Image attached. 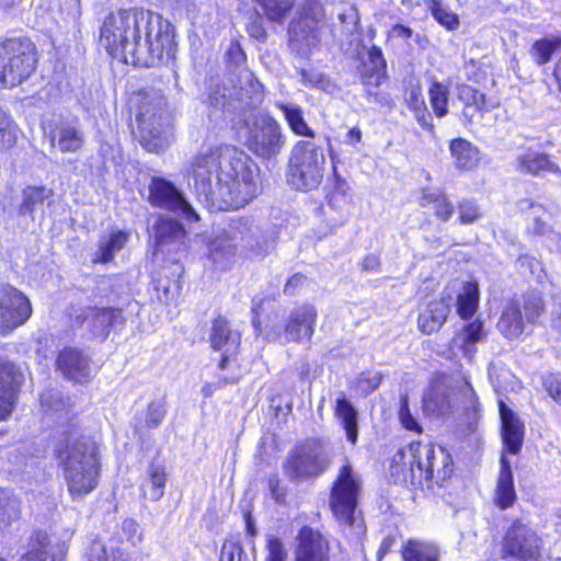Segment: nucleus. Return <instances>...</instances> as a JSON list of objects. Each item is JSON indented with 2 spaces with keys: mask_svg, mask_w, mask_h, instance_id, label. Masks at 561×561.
<instances>
[{
  "mask_svg": "<svg viewBox=\"0 0 561 561\" xmlns=\"http://www.w3.org/2000/svg\"><path fill=\"white\" fill-rule=\"evenodd\" d=\"M188 184L211 211L238 209L256 195L254 170L234 148H207L190 164Z\"/></svg>",
  "mask_w": 561,
  "mask_h": 561,
  "instance_id": "nucleus-1",
  "label": "nucleus"
},
{
  "mask_svg": "<svg viewBox=\"0 0 561 561\" xmlns=\"http://www.w3.org/2000/svg\"><path fill=\"white\" fill-rule=\"evenodd\" d=\"M100 44L114 58L140 67L159 66L174 57V30L161 15L142 9L111 13L101 27Z\"/></svg>",
  "mask_w": 561,
  "mask_h": 561,
  "instance_id": "nucleus-2",
  "label": "nucleus"
},
{
  "mask_svg": "<svg viewBox=\"0 0 561 561\" xmlns=\"http://www.w3.org/2000/svg\"><path fill=\"white\" fill-rule=\"evenodd\" d=\"M390 470L397 481L416 484L425 480L442 485L454 469L450 455L440 446L411 443L393 456Z\"/></svg>",
  "mask_w": 561,
  "mask_h": 561,
  "instance_id": "nucleus-3",
  "label": "nucleus"
},
{
  "mask_svg": "<svg viewBox=\"0 0 561 561\" xmlns=\"http://www.w3.org/2000/svg\"><path fill=\"white\" fill-rule=\"evenodd\" d=\"M55 454L72 499L89 494L96 488L100 461L92 440L81 437L59 443Z\"/></svg>",
  "mask_w": 561,
  "mask_h": 561,
  "instance_id": "nucleus-4",
  "label": "nucleus"
},
{
  "mask_svg": "<svg viewBox=\"0 0 561 561\" xmlns=\"http://www.w3.org/2000/svg\"><path fill=\"white\" fill-rule=\"evenodd\" d=\"M136 118L140 144L147 151L159 153L170 146L173 138L172 116L162 94L153 92L141 95Z\"/></svg>",
  "mask_w": 561,
  "mask_h": 561,
  "instance_id": "nucleus-5",
  "label": "nucleus"
},
{
  "mask_svg": "<svg viewBox=\"0 0 561 561\" xmlns=\"http://www.w3.org/2000/svg\"><path fill=\"white\" fill-rule=\"evenodd\" d=\"M325 170V154L322 146L313 140H299L290 151L287 182L301 192L318 188Z\"/></svg>",
  "mask_w": 561,
  "mask_h": 561,
  "instance_id": "nucleus-6",
  "label": "nucleus"
},
{
  "mask_svg": "<svg viewBox=\"0 0 561 561\" xmlns=\"http://www.w3.org/2000/svg\"><path fill=\"white\" fill-rule=\"evenodd\" d=\"M37 62L34 44L27 38L0 43V87L13 88L28 79Z\"/></svg>",
  "mask_w": 561,
  "mask_h": 561,
  "instance_id": "nucleus-7",
  "label": "nucleus"
},
{
  "mask_svg": "<svg viewBox=\"0 0 561 561\" xmlns=\"http://www.w3.org/2000/svg\"><path fill=\"white\" fill-rule=\"evenodd\" d=\"M360 490L362 479L353 469L348 459H345L337 471L330 494V507L340 524L352 527L358 523V526H360L356 516Z\"/></svg>",
  "mask_w": 561,
  "mask_h": 561,
  "instance_id": "nucleus-8",
  "label": "nucleus"
},
{
  "mask_svg": "<svg viewBox=\"0 0 561 561\" xmlns=\"http://www.w3.org/2000/svg\"><path fill=\"white\" fill-rule=\"evenodd\" d=\"M332 462L331 448L320 440H306L288 456L284 463L285 474L293 481L321 476Z\"/></svg>",
  "mask_w": 561,
  "mask_h": 561,
  "instance_id": "nucleus-9",
  "label": "nucleus"
},
{
  "mask_svg": "<svg viewBox=\"0 0 561 561\" xmlns=\"http://www.w3.org/2000/svg\"><path fill=\"white\" fill-rule=\"evenodd\" d=\"M245 77L248 87L217 88L208 96L209 104L238 115H243L260 105L263 101L262 85L253 80L251 73Z\"/></svg>",
  "mask_w": 561,
  "mask_h": 561,
  "instance_id": "nucleus-10",
  "label": "nucleus"
},
{
  "mask_svg": "<svg viewBox=\"0 0 561 561\" xmlns=\"http://www.w3.org/2000/svg\"><path fill=\"white\" fill-rule=\"evenodd\" d=\"M247 146L256 156L270 159L277 156L284 145L282 127L274 118L257 116L248 128Z\"/></svg>",
  "mask_w": 561,
  "mask_h": 561,
  "instance_id": "nucleus-11",
  "label": "nucleus"
},
{
  "mask_svg": "<svg viewBox=\"0 0 561 561\" xmlns=\"http://www.w3.org/2000/svg\"><path fill=\"white\" fill-rule=\"evenodd\" d=\"M31 316V301L22 291L10 285L0 287V334L23 325Z\"/></svg>",
  "mask_w": 561,
  "mask_h": 561,
  "instance_id": "nucleus-12",
  "label": "nucleus"
},
{
  "mask_svg": "<svg viewBox=\"0 0 561 561\" xmlns=\"http://www.w3.org/2000/svg\"><path fill=\"white\" fill-rule=\"evenodd\" d=\"M540 549V537L524 523L515 520L507 529L503 543L506 554L522 561H539Z\"/></svg>",
  "mask_w": 561,
  "mask_h": 561,
  "instance_id": "nucleus-13",
  "label": "nucleus"
},
{
  "mask_svg": "<svg viewBox=\"0 0 561 561\" xmlns=\"http://www.w3.org/2000/svg\"><path fill=\"white\" fill-rule=\"evenodd\" d=\"M151 205L181 215L186 220L196 221L198 216L183 194L164 179L153 178L149 185Z\"/></svg>",
  "mask_w": 561,
  "mask_h": 561,
  "instance_id": "nucleus-14",
  "label": "nucleus"
},
{
  "mask_svg": "<svg viewBox=\"0 0 561 561\" xmlns=\"http://www.w3.org/2000/svg\"><path fill=\"white\" fill-rule=\"evenodd\" d=\"M248 227L240 219L232 221L222 236H217L209 243V259L220 268H226L233 260L238 241L244 239Z\"/></svg>",
  "mask_w": 561,
  "mask_h": 561,
  "instance_id": "nucleus-15",
  "label": "nucleus"
},
{
  "mask_svg": "<svg viewBox=\"0 0 561 561\" xmlns=\"http://www.w3.org/2000/svg\"><path fill=\"white\" fill-rule=\"evenodd\" d=\"M21 378L12 362L0 358V421H5L15 409Z\"/></svg>",
  "mask_w": 561,
  "mask_h": 561,
  "instance_id": "nucleus-16",
  "label": "nucleus"
},
{
  "mask_svg": "<svg viewBox=\"0 0 561 561\" xmlns=\"http://www.w3.org/2000/svg\"><path fill=\"white\" fill-rule=\"evenodd\" d=\"M386 60L379 47L373 46L358 69L365 95L368 101L380 102V95L373 89L379 87L386 77Z\"/></svg>",
  "mask_w": 561,
  "mask_h": 561,
  "instance_id": "nucleus-17",
  "label": "nucleus"
},
{
  "mask_svg": "<svg viewBox=\"0 0 561 561\" xmlns=\"http://www.w3.org/2000/svg\"><path fill=\"white\" fill-rule=\"evenodd\" d=\"M318 312L311 305L296 307L285 325L287 342H308L311 340L317 322Z\"/></svg>",
  "mask_w": 561,
  "mask_h": 561,
  "instance_id": "nucleus-18",
  "label": "nucleus"
},
{
  "mask_svg": "<svg viewBox=\"0 0 561 561\" xmlns=\"http://www.w3.org/2000/svg\"><path fill=\"white\" fill-rule=\"evenodd\" d=\"M57 368L62 375L76 382H87L91 378V359L82 351L66 347L57 357Z\"/></svg>",
  "mask_w": 561,
  "mask_h": 561,
  "instance_id": "nucleus-19",
  "label": "nucleus"
},
{
  "mask_svg": "<svg viewBox=\"0 0 561 561\" xmlns=\"http://www.w3.org/2000/svg\"><path fill=\"white\" fill-rule=\"evenodd\" d=\"M240 340V333L231 330L225 319L219 318L214 321L210 343L214 350L222 352L219 369H225L230 358L237 355Z\"/></svg>",
  "mask_w": 561,
  "mask_h": 561,
  "instance_id": "nucleus-20",
  "label": "nucleus"
},
{
  "mask_svg": "<svg viewBox=\"0 0 561 561\" xmlns=\"http://www.w3.org/2000/svg\"><path fill=\"white\" fill-rule=\"evenodd\" d=\"M297 539L295 561H329V543L319 531L306 526Z\"/></svg>",
  "mask_w": 561,
  "mask_h": 561,
  "instance_id": "nucleus-21",
  "label": "nucleus"
},
{
  "mask_svg": "<svg viewBox=\"0 0 561 561\" xmlns=\"http://www.w3.org/2000/svg\"><path fill=\"white\" fill-rule=\"evenodd\" d=\"M154 247L160 252L178 251L184 244L185 230L183 226L167 216H160L152 227Z\"/></svg>",
  "mask_w": 561,
  "mask_h": 561,
  "instance_id": "nucleus-22",
  "label": "nucleus"
},
{
  "mask_svg": "<svg viewBox=\"0 0 561 561\" xmlns=\"http://www.w3.org/2000/svg\"><path fill=\"white\" fill-rule=\"evenodd\" d=\"M457 96L463 104L459 118L466 126L478 123L489 111L485 94L470 85H459Z\"/></svg>",
  "mask_w": 561,
  "mask_h": 561,
  "instance_id": "nucleus-23",
  "label": "nucleus"
},
{
  "mask_svg": "<svg viewBox=\"0 0 561 561\" xmlns=\"http://www.w3.org/2000/svg\"><path fill=\"white\" fill-rule=\"evenodd\" d=\"M502 438L506 449L512 454L519 453L524 439V425L516 414L503 401L499 402Z\"/></svg>",
  "mask_w": 561,
  "mask_h": 561,
  "instance_id": "nucleus-24",
  "label": "nucleus"
},
{
  "mask_svg": "<svg viewBox=\"0 0 561 561\" xmlns=\"http://www.w3.org/2000/svg\"><path fill=\"white\" fill-rule=\"evenodd\" d=\"M450 311L449 304L445 299L428 302L417 318V325L422 333L432 334L446 321Z\"/></svg>",
  "mask_w": 561,
  "mask_h": 561,
  "instance_id": "nucleus-25",
  "label": "nucleus"
},
{
  "mask_svg": "<svg viewBox=\"0 0 561 561\" xmlns=\"http://www.w3.org/2000/svg\"><path fill=\"white\" fill-rule=\"evenodd\" d=\"M289 46L300 55H307L319 43L316 24L309 25L305 20L289 26Z\"/></svg>",
  "mask_w": 561,
  "mask_h": 561,
  "instance_id": "nucleus-26",
  "label": "nucleus"
},
{
  "mask_svg": "<svg viewBox=\"0 0 561 561\" xmlns=\"http://www.w3.org/2000/svg\"><path fill=\"white\" fill-rule=\"evenodd\" d=\"M88 325L95 337L105 339L112 328L123 323L121 309L99 308L93 309L87 317Z\"/></svg>",
  "mask_w": 561,
  "mask_h": 561,
  "instance_id": "nucleus-27",
  "label": "nucleus"
},
{
  "mask_svg": "<svg viewBox=\"0 0 561 561\" xmlns=\"http://www.w3.org/2000/svg\"><path fill=\"white\" fill-rule=\"evenodd\" d=\"M485 331L480 320L465 324L453 337L451 350H459L466 357H472L476 352V344L483 341Z\"/></svg>",
  "mask_w": 561,
  "mask_h": 561,
  "instance_id": "nucleus-28",
  "label": "nucleus"
},
{
  "mask_svg": "<svg viewBox=\"0 0 561 561\" xmlns=\"http://www.w3.org/2000/svg\"><path fill=\"white\" fill-rule=\"evenodd\" d=\"M453 164L460 171H470L480 162V150L465 138H455L449 142Z\"/></svg>",
  "mask_w": 561,
  "mask_h": 561,
  "instance_id": "nucleus-29",
  "label": "nucleus"
},
{
  "mask_svg": "<svg viewBox=\"0 0 561 561\" xmlns=\"http://www.w3.org/2000/svg\"><path fill=\"white\" fill-rule=\"evenodd\" d=\"M500 465L501 469L497 478L494 501L500 508L506 510L515 503L516 492L511 465L504 455H502L500 459Z\"/></svg>",
  "mask_w": 561,
  "mask_h": 561,
  "instance_id": "nucleus-30",
  "label": "nucleus"
},
{
  "mask_svg": "<svg viewBox=\"0 0 561 561\" xmlns=\"http://www.w3.org/2000/svg\"><path fill=\"white\" fill-rule=\"evenodd\" d=\"M420 205L422 207H430L434 216L443 222L449 221L455 211V207L447 194L438 188H423Z\"/></svg>",
  "mask_w": 561,
  "mask_h": 561,
  "instance_id": "nucleus-31",
  "label": "nucleus"
},
{
  "mask_svg": "<svg viewBox=\"0 0 561 561\" xmlns=\"http://www.w3.org/2000/svg\"><path fill=\"white\" fill-rule=\"evenodd\" d=\"M87 561H127L126 552L113 538H94L87 548Z\"/></svg>",
  "mask_w": 561,
  "mask_h": 561,
  "instance_id": "nucleus-32",
  "label": "nucleus"
},
{
  "mask_svg": "<svg viewBox=\"0 0 561 561\" xmlns=\"http://www.w3.org/2000/svg\"><path fill=\"white\" fill-rule=\"evenodd\" d=\"M497 329L508 340H515L524 332L525 320L520 302L513 300L506 306L497 322Z\"/></svg>",
  "mask_w": 561,
  "mask_h": 561,
  "instance_id": "nucleus-33",
  "label": "nucleus"
},
{
  "mask_svg": "<svg viewBox=\"0 0 561 561\" xmlns=\"http://www.w3.org/2000/svg\"><path fill=\"white\" fill-rule=\"evenodd\" d=\"M167 482L165 468L161 463L151 462L147 469V478L141 490L145 499L157 502L164 495Z\"/></svg>",
  "mask_w": 561,
  "mask_h": 561,
  "instance_id": "nucleus-34",
  "label": "nucleus"
},
{
  "mask_svg": "<svg viewBox=\"0 0 561 561\" xmlns=\"http://www.w3.org/2000/svg\"><path fill=\"white\" fill-rule=\"evenodd\" d=\"M55 142L61 152H77L84 144V135L77 126L62 124L53 137V144Z\"/></svg>",
  "mask_w": 561,
  "mask_h": 561,
  "instance_id": "nucleus-35",
  "label": "nucleus"
},
{
  "mask_svg": "<svg viewBox=\"0 0 561 561\" xmlns=\"http://www.w3.org/2000/svg\"><path fill=\"white\" fill-rule=\"evenodd\" d=\"M275 106L282 111L293 133L299 136L313 138L314 131L307 125L302 108L294 103L276 102Z\"/></svg>",
  "mask_w": 561,
  "mask_h": 561,
  "instance_id": "nucleus-36",
  "label": "nucleus"
},
{
  "mask_svg": "<svg viewBox=\"0 0 561 561\" xmlns=\"http://www.w3.org/2000/svg\"><path fill=\"white\" fill-rule=\"evenodd\" d=\"M335 415L343 425L347 440L355 444L358 436L357 412L344 394L336 400Z\"/></svg>",
  "mask_w": 561,
  "mask_h": 561,
  "instance_id": "nucleus-37",
  "label": "nucleus"
},
{
  "mask_svg": "<svg viewBox=\"0 0 561 561\" xmlns=\"http://www.w3.org/2000/svg\"><path fill=\"white\" fill-rule=\"evenodd\" d=\"M20 517V500L10 490L0 488V535Z\"/></svg>",
  "mask_w": 561,
  "mask_h": 561,
  "instance_id": "nucleus-38",
  "label": "nucleus"
},
{
  "mask_svg": "<svg viewBox=\"0 0 561 561\" xmlns=\"http://www.w3.org/2000/svg\"><path fill=\"white\" fill-rule=\"evenodd\" d=\"M127 240L128 234L121 230L113 231L110 236L101 238L93 262L107 263L112 261L115 253L125 247Z\"/></svg>",
  "mask_w": 561,
  "mask_h": 561,
  "instance_id": "nucleus-39",
  "label": "nucleus"
},
{
  "mask_svg": "<svg viewBox=\"0 0 561 561\" xmlns=\"http://www.w3.org/2000/svg\"><path fill=\"white\" fill-rule=\"evenodd\" d=\"M403 561H438V548L430 542L409 540L402 551Z\"/></svg>",
  "mask_w": 561,
  "mask_h": 561,
  "instance_id": "nucleus-40",
  "label": "nucleus"
},
{
  "mask_svg": "<svg viewBox=\"0 0 561 561\" xmlns=\"http://www.w3.org/2000/svg\"><path fill=\"white\" fill-rule=\"evenodd\" d=\"M51 195V191L44 186H27L22 192V202L19 206V215L26 216L33 213L44 204Z\"/></svg>",
  "mask_w": 561,
  "mask_h": 561,
  "instance_id": "nucleus-41",
  "label": "nucleus"
},
{
  "mask_svg": "<svg viewBox=\"0 0 561 561\" xmlns=\"http://www.w3.org/2000/svg\"><path fill=\"white\" fill-rule=\"evenodd\" d=\"M167 413L165 399L160 397L152 400L145 412L144 419L139 417L136 421L135 427L138 433L145 430L158 427Z\"/></svg>",
  "mask_w": 561,
  "mask_h": 561,
  "instance_id": "nucleus-42",
  "label": "nucleus"
},
{
  "mask_svg": "<svg viewBox=\"0 0 561 561\" xmlns=\"http://www.w3.org/2000/svg\"><path fill=\"white\" fill-rule=\"evenodd\" d=\"M518 165L522 171L530 174H538L541 171L560 173L559 167L552 163L545 153L528 152L518 158Z\"/></svg>",
  "mask_w": 561,
  "mask_h": 561,
  "instance_id": "nucleus-43",
  "label": "nucleus"
},
{
  "mask_svg": "<svg viewBox=\"0 0 561 561\" xmlns=\"http://www.w3.org/2000/svg\"><path fill=\"white\" fill-rule=\"evenodd\" d=\"M20 561H54L48 535L44 531L34 533L32 549Z\"/></svg>",
  "mask_w": 561,
  "mask_h": 561,
  "instance_id": "nucleus-44",
  "label": "nucleus"
},
{
  "mask_svg": "<svg viewBox=\"0 0 561 561\" xmlns=\"http://www.w3.org/2000/svg\"><path fill=\"white\" fill-rule=\"evenodd\" d=\"M479 302V288L476 283H467L463 286L462 293L457 298V312L466 319L476 312Z\"/></svg>",
  "mask_w": 561,
  "mask_h": 561,
  "instance_id": "nucleus-45",
  "label": "nucleus"
},
{
  "mask_svg": "<svg viewBox=\"0 0 561 561\" xmlns=\"http://www.w3.org/2000/svg\"><path fill=\"white\" fill-rule=\"evenodd\" d=\"M560 48L561 37L542 38L533 44L530 55L537 65H545L551 60L553 54Z\"/></svg>",
  "mask_w": 561,
  "mask_h": 561,
  "instance_id": "nucleus-46",
  "label": "nucleus"
},
{
  "mask_svg": "<svg viewBox=\"0 0 561 561\" xmlns=\"http://www.w3.org/2000/svg\"><path fill=\"white\" fill-rule=\"evenodd\" d=\"M428 99L434 114L442 118L448 113L449 88L434 81L428 89Z\"/></svg>",
  "mask_w": 561,
  "mask_h": 561,
  "instance_id": "nucleus-47",
  "label": "nucleus"
},
{
  "mask_svg": "<svg viewBox=\"0 0 561 561\" xmlns=\"http://www.w3.org/2000/svg\"><path fill=\"white\" fill-rule=\"evenodd\" d=\"M152 285L157 299L162 304L171 305L179 297V282L170 279L167 275L154 278Z\"/></svg>",
  "mask_w": 561,
  "mask_h": 561,
  "instance_id": "nucleus-48",
  "label": "nucleus"
},
{
  "mask_svg": "<svg viewBox=\"0 0 561 561\" xmlns=\"http://www.w3.org/2000/svg\"><path fill=\"white\" fill-rule=\"evenodd\" d=\"M519 208L523 211L528 210L529 217L533 219V231L534 233L538 236H546L549 233H553L552 229L549 227V225L546 222V220L542 218L543 215H546V210L542 208L541 205L536 204L529 199H524L519 202Z\"/></svg>",
  "mask_w": 561,
  "mask_h": 561,
  "instance_id": "nucleus-49",
  "label": "nucleus"
},
{
  "mask_svg": "<svg viewBox=\"0 0 561 561\" xmlns=\"http://www.w3.org/2000/svg\"><path fill=\"white\" fill-rule=\"evenodd\" d=\"M271 21L280 22L290 12L294 0H256Z\"/></svg>",
  "mask_w": 561,
  "mask_h": 561,
  "instance_id": "nucleus-50",
  "label": "nucleus"
},
{
  "mask_svg": "<svg viewBox=\"0 0 561 561\" xmlns=\"http://www.w3.org/2000/svg\"><path fill=\"white\" fill-rule=\"evenodd\" d=\"M18 140V127L12 118L0 111V151L12 148Z\"/></svg>",
  "mask_w": 561,
  "mask_h": 561,
  "instance_id": "nucleus-51",
  "label": "nucleus"
},
{
  "mask_svg": "<svg viewBox=\"0 0 561 561\" xmlns=\"http://www.w3.org/2000/svg\"><path fill=\"white\" fill-rule=\"evenodd\" d=\"M520 308L524 310L525 320L533 323L542 314L545 305L539 294L530 293L523 297Z\"/></svg>",
  "mask_w": 561,
  "mask_h": 561,
  "instance_id": "nucleus-52",
  "label": "nucleus"
},
{
  "mask_svg": "<svg viewBox=\"0 0 561 561\" xmlns=\"http://www.w3.org/2000/svg\"><path fill=\"white\" fill-rule=\"evenodd\" d=\"M427 8L430 9L432 15L436 19L438 23L446 26L449 30H454L458 26L459 20L458 16L443 8L439 0H425Z\"/></svg>",
  "mask_w": 561,
  "mask_h": 561,
  "instance_id": "nucleus-53",
  "label": "nucleus"
},
{
  "mask_svg": "<svg viewBox=\"0 0 561 561\" xmlns=\"http://www.w3.org/2000/svg\"><path fill=\"white\" fill-rule=\"evenodd\" d=\"M424 408L436 415H446L451 411V403L447 396L433 393L424 400Z\"/></svg>",
  "mask_w": 561,
  "mask_h": 561,
  "instance_id": "nucleus-54",
  "label": "nucleus"
},
{
  "mask_svg": "<svg viewBox=\"0 0 561 561\" xmlns=\"http://www.w3.org/2000/svg\"><path fill=\"white\" fill-rule=\"evenodd\" d=\"M399 420L401 425L410 432L421 434L422 433V426L417 422V420L411 414L409 405H408V398L401 397L400 398V410H399Z\"/></svg>",
  "mask_w": 561,
  "mask_h": 561,
  "instance_id": "nucleus-55",
  "label": "nucleus"
},
{
  "mask_svg": "<svg viewBox=\"0 0 561 561\" xmlns=\"http://www.w3.org/2000/svg\"><path fill=\"white\" fill-rule=\"evenodd\" d=\"M267 554L264 561H286L288 553L283 541L274 536H270L266 542Z\"/></svg>",
  "mask_w": 561,
  "mask_h": 561,
  "instance_id": "nucleus-56",
  "label": "nucleus"
},
{
  "mask_svg": "<svg viewBox=\"0 0 561 561\" xmlns=\"http://www.w3.org/2000/svg\"><path fill=\"white\" fill-rule=\"evenodd\" d=\"M324 16L321 0H304L302 19L306 22L310 20L313 24L319 23Z\"/></svg>",
  "mask_w": 561,
  "mask_h": 561,
  "instance_id": "nucleus-57",
  "label": "nucleus"
},
{
  "mask_svg": "<svg viewBox=\"0 0 561 561\" xmlns=\"http://www.w3.org/2000/svg\"><path fill=\"white\" fill-rule=\"evenodd\" d=\"M459 221L462 225L474 222L480 217L478 205L470 199H463L458 204Z\"/></svg>",
  "mask_w": 561,
  "mask_h": 561,
  "instance_id": "nucleus-58",
  "label": "nucleus"
},
{
  "mask_svg": "<svg viewBox=\"0 0 561 561\" xmlns=\"http://www.w3.org/2000/svg\"><path fill=\"white\" fill-rule=\"evenodd\" d=\"M122 533L133 547L138 546L142 540L139 524L133 518H126L123 520Z\"/></svg>",
  "mask_w": 561,
  "mask_h": 561,
  "instance_id": "nucleus-59",
  "label": "nucleus"
},
{
  "mask_svg": "<svg viewBox=\"0 0 561 561\" xmlns=\"http://www.w3.org/2000/svg\"><path fill=\"white\" fill-rule=\"evenodd\" d=\"M243 549L239 541L226 540L221 548L220 561H241Z\"/></svg>",
  "mask_w": 561,
  "mask_h": 561,
  "instance_id": "nucleus-60",
  "label": "nucleus"
},
{
  "mask_svg": "<svg viewBox=\"0 0 561 561\" xmlns=\"http://www.w3.org/2000/svg\"><path fill=\"white\" fill-rule=\"evenodd\" d=\"M543 387L548 394L559 404H561V381L549 376L543 380Z\"/></svg>",
  "mask_w": 561,
  "mask_h": 561,
  "instance_id": "nucleus-61",
  "label": "nucleus"
},
{
  "mask_svg": "<svg viewBox=\"0 0 561 561\" xmlns=\"http://www.w3.org/2000/svg\"><path fill=\"white\" fill-rule=\"evenodd\" d=\"M414 113H415L416 121L423 128L428 129V130L433 129L432 116H431L430 112L427 111V107H426L424 101H421L420 105L415 106Z\"/></svg>",
  "mask_w": 561,
  "mask_h": 561,
  "instance_id": "nucleus-62",
  "label": "nucleus"
},
{
  "mask_svg": "<svg viewBox=\"0 0 561 561\" xmlns=\"http://www.w3.org/2000/svg\"><path fill=\"white\" fill-rule=\"evenodd\" d=\"M41 404L48 411H58L59 407H64V403L59 400V394L55 392H46L41 396Z\"/></svg>",
  "mask_w": 561,
  "mask_h": 561,
  "instance_id": "nucleus-63",
  "label": "nucleus"
},
{
  "mask_svg": "<svg viewBox=\"0 0 561 561\" xmlns=\"http://www.w3.org/2000/svg\"><path fill=\"white\" fill-rule=\"evenodd\" d=\"M380 267V260L375 254H368L362 262V270L366 272H377Z\"/></svg>",
  "mask_w": 561,
  "mask_h": 561,
  "instance_id": "nucleus-64",
  "label": "nucleus"
}]
</instances>
